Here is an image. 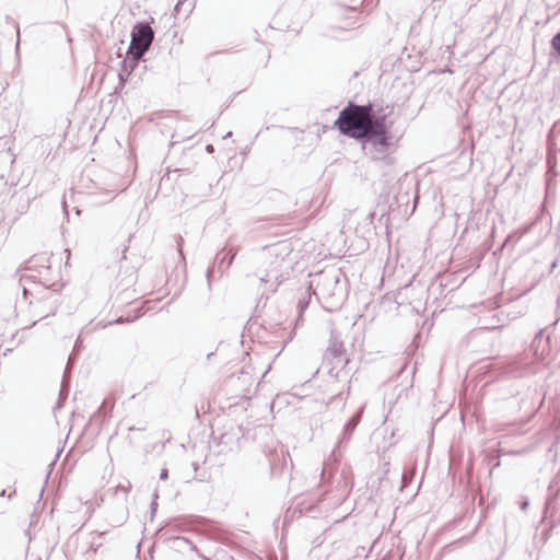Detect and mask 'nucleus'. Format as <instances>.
Listing matches in <instances>:
<instances>
[{"label":"nucleus","instance_id":"obj_2","mask_svg":"<svg viewBox=\"0 0 560 560\" xmlns=\"http://www.w3.org/2000/svg\"><path fill=\"white\" fill-rule=\"evenodd\" d=\"M153 30L149 24H136L131 32V42L128 49V55L132 56L135 60L140 59L149 49L153 40Z\"/></svg>","mask_w":560,"mask_h":560},{"label":"nucleus","instance_id":"obj_3","mask_svg":"<svg viewBox=\"0 0 560 560\" xmlns=\"http://www.w3.org/2000/svg\"><path fill=\"white\" fill-rule=\"evenodd\" d=\"M389 127L386 124V117H376L374 119L373 130L368 135L378 153L386 154L389 147Z\"/></svg>","mask_w":560,"mask_h":560},{"label":"nucleus","instance_id":"obj_4","mask_svg":"<svg viewBox=\"0 0 560 560\" xmlns=\"http://www.w3.org/2000/svg\"><path fill=\"white\" fill-rule=\"evenodd\" d=\"M552 47L560 56V32L552 38Z\"/></svg>","mask_w":560,"mask_h":560},{"label":"nucleus","instance_id":"obj_1","mask_svg":"<svg viewBox=\"0 0 560 560\" xmlns=\"http://www.w3.org/2000/svg\"><path fill=\"white\" fill-rule=\"evenodd\" d=\"M372 105L349 104L335 121V127L345 136L362 139L373 130Z\"/></svg>","mask_w":560,"mask_h":560}]
</instances>
